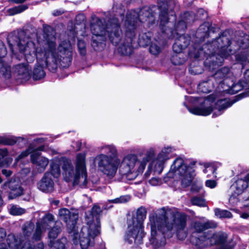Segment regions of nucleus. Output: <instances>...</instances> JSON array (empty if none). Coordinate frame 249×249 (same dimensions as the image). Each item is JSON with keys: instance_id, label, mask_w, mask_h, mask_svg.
<instances>
[{"instance_id": "26", "label": "nucleus", "mask_w": 249, "mask_h": 249, "mask_svg": "<svg viewBox=\"0 0 249 249\" xmlns=\"http://www.w3.org/2000/svg\"><path fill=\"white\" fill-rule=\"evenodd\" d=\"M216 226V223L213 221H208L204 223L195 222L192 225V227L195 231L197 232H201L209 228H214Z\"/></svg>"}, {"instance_id": "64", "label": "nucleus", "mask_w": 249, "mask_h": 249, "mask_svg": "<svg viewBox=\"0 0 249 249\" xmlns=\"http://www.w3.org/2000/svg\"><path fill=\"white\" fill-rule=\"evenodd\" d=\"M245 180H246V181L248 182V185H249V174L247 175L245 177Z\"/></svg>"}, {"instance_id": "21", "label": "nucleus", "mask_w": 249, "mask_h": 249, "mask_svg": "<svg viewBox=\"0 0 249 249\" xmlns=\"http://www.w3.org/2000/svg\"><path fill=\"white\" fill-rule=\"evenodd\" d=\"M228 78L231 79V82H233V78L232 73L230 71V69L227 67H224L221 69L217 71L212 79H215L216 82L218 84L222 83H226L228 84Z\"/></svg>"}, {"instance_id": "11", "label": "nucleus", "mask_w": 249, "mask_h": 249, "mask_svg": "<svg viewBox=\"0 0 249 249\" xmlns=\"http://www.w3.org/2000/svg\"><path fill=\"white\" fill-rule=\"evenodd\" d=\"M43 146H40L34 149L31 145H30L27 150L22 152L18 156L16 159V161L18 162L23 158L27 156L29 154H31V162L35 165L39 173H42L45 170L49 163V160L48 158L41 156L40 153L37 152V151H43Z\"/></svg>"}, {"instance_id": "18", "label": "nucleus", "mask_w": 249, "mask_h": 249, "mask_svg": "<svg viewBox=\"0 0 249 249\" xmlns=\"http://www.w3.org/2000/svg\"><path fill=\"white\" fill-rule=\"evenodd\" d=\"M2 188L4 189H7L8 188L10 189L9 197L12 199L23 194V189L21 187L18 180L11 179L5 182L3 185Z\"/></svg>"}, {"instance_id": "49", "label": "nucleus", "mask_w": 249, "mask_h": 249, "mask_svg": "<svg viewBox=\"0 0 249 249\" xmlns=\"http://www.w3.org/2000/svg\"><path fill=\"white\" fill-rule=\"evenodd\" d=\"M20 141H23L24 144H25L27 142V141L25 140L24 138L22 137H19L16 140L15 139L7 140L6 142H5V144L8 145H13L17 142H19Z\"/></svg>"}, {"instance_id": "41", "label": "nucleus", "mask_w": 249, "mask_h": 249, "mask_svg": "<svg viewBox=\"0 0 249 249\" xmlns=\"http://www.w3.org/2000/svg\"><path fill=\"white\" fill-rule=\"evenodd\" d=\"M182 54L176 53L172 55L171 61L173 64L175 65H181L185 62V59L182 57Z\"/></svg>"}, {"instance_id": "38", "label": "nucleus", "mask_w": 249, "mask_h": 249, "mask_svg": "<svg viewBox=\"0 0 249 249\" xmlns=\"http://www.w3.org/2000/svg\"><path fill=\"white\" fill-rule=\"evenodd\" d=\"M0 72L6 78H9L11 75L10 66L2 61H0Z\"/></svg>"}, {"instance_id": "61", "label": "nucleus", "mask_w": 249, "mask_h": 249, "mask_svg": "<svg viewBox=\"0 0 249 249\" xmlns=\"http://www.w3.org/2000/svg\"><path fill=\"white\" fill-rule=\"evenodd\" d=\"M125 49V51L124 52H122V53L124 54H127V50H130V46L127 45L126 47L124 46Z\"/></svg>"}, {"instance_id": "32", "label": "nucleus", "mask_w": 249, "mask_h": 249, "mask_svg": "<svg viewBox=\"0 0 249 249\" xmlns=\"http://www.w3.org/2000/svg\"><path fill=\"white\" fill-rule=\"evenodd\" d=\"M98 150L100 153L107 155L111 158L112 156H115L117 153L116 148L113 145L101 146L98 148Z\"/></svg>"}, {"instance_id": "35", "label": "nucleus", "mask_w": 249, "mask_h": 249, "mask_svg": "<svg viewBox=\"0 0 249 249\" xmlns=\"http://www.w3.org/2000/svg\"><path fill=\"white\" fill-rule=\"evenodd\" d=\"M214 87L213 80L209 79L208 81L200 83L198 85L199 89L204 93L211 92Z\"/></svg>"}, {"instance_id": "12", "label": "nucleus", "mask_w": 249, "mask_h": 249, "mask_svg": "<svg viewBox=\"0 0 249 249\" xmlns=\"http://www.w3.org/2000/svg\"><path fill=\"white\" fill-rule=\"evenodd\" d=\"M6 247L10 249H42L41 243L31 242L29 238H22L13 233H9L6 238Z\"/></svg>"}, {"instance_id": "25", "label": "nucleus", "mask_w": 249, "mask_h": 249, "mask_svg": "<svg viewBox=\"0 0 249 249\" xmlns=\"http://www.w3.org/2000/svg\"><path fill=\"white\" fill-rule=\"evenodd\" d=\"M15 71L19 76L18 78L23 80H27L31 77L29 67L26 64H20L16 65Z\"/></svg>"}, {"instance_id": "34", "label": "nucleus", "mask_w": 249, "mask_h": 249, "mask_svg": "<svg viewBox=\"0 0 249 249\" xmlns=\"http://www.w3.org/2000/svg\"><path fill=\"white\" fill-rule=\"evenodd\" d=\"M8 151L6 148L0 149V167L7 166L12 162L11 158H7Z\"/></svg>"}, {"instance_id": "52", "label": "nucleus", "mask_w": 249, "mask_h": 249, "mask_svg": "<svg viewBox=\"0 0 249 249\" xmlns=\"http://www.w3.org/2000/svg\"><path fill=\"white\" fill-rule=\"evenodd\" d=\"M102 212L100 207L97 205H94L91 210L92 215H97L100 214Z\"/></svg>"}, {"instance_id": "37", "label": "nucleus", "mask_w": 249, "mask_h": 249, "mask_svg": "<svg viewBox=\"0 0 249 249\" xmlns=\"http://www.w3.org/2000/svg\"><path fill=\"white\" fill-rule=\"evenodd\" d=\"M61 232V228L60 226H53L48 232V238L49 241H55V239Z\"/></svg>"}, {"instance_id": "8", "label": "nucleus", "mask_w": 249, "mask_h": 249, "mask_svg": "<svg viewBox=\"0 0 249 249\" xmlns=\"http://www.w3.org/2000/svg\"><path fill=\"white\" fill-rule=\"evenodd\" d=\"M146 213V209L141 207L137 210L136 216L128 220V231L125 235V240L129 244L133 242L137 245L142 243L144 235L143 223Z\"/></svg>"}, {"instance_id": "48", "label": "nucleus", "mask_w": 249, "mask_h": 249, "mask_svg": "<svg viewBox=\"0 0 249 249\" xmlns=\"http://www.w3.org/2000/svg\"><path fill=\"white\" fill-rule=\"evenodd\" d=\"M27 8V7L24 5H20L18 7H14L10 10L12 12V14H16L23 11Z\"/></svg>"}, {"instance_id": "58", "label": "nucleus", "mask_w": 249, "mask_h": 249, "mask_svg": "<svg viewBox=\"0 0 249 249\" xmlns=\"http://www.w3.org/2000/svg\"><path fill=\"white\" fill-rule=\"evenodd\" d=\"M244 40L245 41V45H244L243 43L242 46H241V47L242 48H247L249 46V37L248 36H246L244 38Z\"/></svg>"}, {"instance_id": "33", "label": "nucleus", "mask_w": 249, "mask_h": 249, "mask_svg": "<svg viewBox=\"0 0 249 249\" xmlns=\"http://www.w3.org/2000/svg\"><path fill=\"white\" fill-rule=\"evenodd\" d=\"M172 152V148L169 146L163 147L158 154L156 158L160 160L165 163L169 159V155Z\"/></svg>"}, {"instance_id": "42", "label": "nucleus", "mask_w": 249, "mask_h": 249, "mask_svg": "<svg viewBox=\"0 0 249 249\" xmlns=\"http://www.w3.org/2000/svg\"><path fill=\"white\" fill-rule=\"evenodd\" d=\"M214 213L215 215L219 218H230L232 216L231 213L227 210L216 209L214 210Z\"/></svg>"}, {"instance_id": "9", "label": "nucleus", "mask_w": 249, "mask_h": 249, "mask_svg": "<svg viewBox=\"0 0 249 249\" xmlns=\"http://www.w3.org/2000/svg\"><path fill=\"white\" fill-rule=\"evenodd\" d=\"M231 102L227 99L218 100L216 102L213 100L211 97L206 99L203 105L200 107H188L189 111L196 115L207 116L213 111V117H217L222 114L223 111L231 107L235 102Z\"/></svg>"}, {"instance_id": "2", "label": "nucleus", "mask_w": 249, "mask_h": 249, "mask_svg": "<svg viewBox=\"0 0 249 249\" xmlns=\"http://www.w3.org/2000/svg\"><path fill=\"white\" fill-rule=\"evenodd\" d=\"M144 151L145 155L142 158H139L135 154H129L124 156L121 162L119 159L112 160L108 156L100 153L94 158V163L100 171L109 178L115 176L119 167L120 173L128 179L132 180L143 172L149 160L155 154L153 148Z\"/></svg>"}, {"instance_id": "60", "label": "nucleus", "mask_w": 249, "mask_h": 249, "mask_svg": "<svg viewBox=\"0 0 249 249\" xmlns=\"http://www.w3.org/2000/svg\"><path fill=\"white\" fill-rule=\"evenodd\" d=\"M244 78L246 79V82H249V69L247 70L244 73Z\"/></svg>"}, {"instance_id": "40", "label": "nucleus", "mask_w": 249, "mask_h": 249, "mask_svg": "<svg viewBox=\"0 0 249 249\" xmlns=\"http://www.w3.org/2000/svg\"><path fill=\"white\" fill-rule=\"evenodd\" d=\"M10 213L13 215H19L24 213L26 210L17 205H13L9 210Z\"/></svg>"}, {"instance_id": "36", "label": "nucleus", "mask_w": 249, "mask_h": 249, "mask_svg": "<svg viewBox=\"0 0 249 249\" xmlns=\"http://www.w3.org/2000/svg\"><path fill=\"white\" fill-rule=\"evenodd\" d=\"M209 30V24L204 23L200 26L196 31V36L198 37L204 38L208 36V32Z\"/></svg>"}, {"instance_id": "31", "label": "nucleus", "mask_w": 249, "mask_h": 249, "mask_svg": "<svg viewBox=\"0 0 249 249\" xmlns=\"http://www.w3.org/2000/svg\"><path fill=\"white\" fill-rule=\"evenodd\" d=\"M35 230V225L31 221L25 222L22 226V235H20L22 238H30V236Z\"/></svg>"}, {"instance_id": "63", "label": "nucleus", "mask_w": 249, "mask_h": 249, "mask_svg": "<svg viewBox=\"0 0 249 249\" xmlns=\"http://www.w3.org/2000/svg\"><path fill=\"white\" fill-rule=\"evenodd\" d=\"M0 249H9L4 243H0Z\"/></svg>"}, {"instance_id": "56", "label": "nucleus", "mask_w": 249, "mask_h": 249, "mask_svg": "<svg viewBox=\"0 0 249 249\" xmlns=\"http://www.w3.org/2000/svg\"><path fill=\"white\" fill-rule=\"evenodd\" d=\"M85 19V17L83 14H79L76 16L75 18V20L76 22L78 23H80L82 22H84Z\"/></svg>"}, {"instance_id": "4", "label": "nucleus", "mask_w": 249, "mask_h": 249, "mask_svg": "<svg viewBox=\"0 0 249 249\" xmlns=\"http://www.w3.org/2000/svg\"><path fill=\"white\" fill-rule=\"evenodd\" d=\"M86 221V225L80 228L68 225V233L73 243L79 244L81 249H105V244L99 237L101 226L98 218L94 221L92 217H87Z\"/></svg>"}, {"instance_id": "17", "label": "nucleus", "mask_w": 249, "mask_h": 249, "mask_svg": "<svg viewBox=\"0 0 249 249\" xmlns=\"http://www.w3.org/2000/svg\"><path fill=\"white\" fill-rule=\"evenodd\" d=\"M158 1L160 9V26L163 27L168 24L170 17L173 16L174 13L172 10H168L166 0H158Z\"/></svg>"}, {"instance_id": "62", "label": "nucleus", "mask_w": 249, "mask_h": 249, "mask_svg": "<svg viewBox=\"0 0 249 249\" xmlns=\"http://www.w3.org/2000/svg\"><path fill=\"white\" fill-rule=\"evenodd\" d=\"M205 14L206 16H207L206 13L204 11V10L202 9H199L197 12L198 15H204V14Z\"/></svg>"}, {"instance_id": "24", "label": "nucleus", "mask_w": 249, "mask_h": 249, "mask_svg": "<svg viewBox=\"0 0 249 249\" xmlns=\"http://www.w3.org/2000/svg\"><path fill=\"white\" fill-rule=\"evenodd\" d=\"M190 43V37H186L183 35L180 36L176 39L173 46V50L174 53L182 54L181 52L184 48L186 47Z\"/></svg>"}, {"instance_id": "16", "label": "nucleus", "mask_w": 249, "mask_h": 249, "mask_svg": "<svg viewBox=\"0 0 249 249\" xmlns=\"http://www.w3.org/2000/svg\"><path fill=\"white\" fill-rule=\"evenodd\" d=\"M19 50L21 53L24 54L25 58L28 63H32L34 61L38 52H44V50L43 51L38 50L35 43L27 38H25V42H22Z\"/></svg>"}, {"instance_id": "28", "label": "nucleus", "mask_w": 249, "mask_h": 249, "mask_svg": "<svg viewBox=\"0 0 249 249\" xmlns=\"http://www.w3.org/2000/svg\"><path fill=\"white\" fill-rule=\"evenodd\" d=\"M43 231H45V230H43L40 226L36 224L35 231L32 233L33 236L31 238H29L31 242L35 244L41 243L42 245V249H44V245L42 242L40 241V240L41 239Z\"/></svg>"}, {"instance_id": "29", "label": "nucleus", "mask_w": 249, "mask_h": 249, "mask_svg": "<svg viewBox=\"0 0 249 249\" xmlns=\"http://www.w3.org/2000/svg\"><path fill=\"white\" fill-rule=\"evenodd\" d=\"M54 221V216L51 213L46 214L40 221L36 223L40 226L43 230L46 231L50 227V224Z\"/></svg>"}, {"instance_id": "6", "label": "nucleus", "mask_w": 249, "mask_h": 249, "mask_svg": "<svg viewBox=\"0 0 249 249\" xmlns=\"http://www.w3.org/2000/svg\"><path fill=\"white\" fill-rule=\"evenodd\" d=\"M86 156L85 153L78 154L76 157L75 167L73 166L71 160L62 159V175L66 181H71L73 185H86L87 173Z\"/></svg>"}, {"instance_id": "5", "label": "nucleus", "mask_w": 249, "mask_h": 249, "mask_svg": "<svg viewBox=\"0 0 249 249\" xmlns=\"http://www.w3.org/2000/svg\"><path fill=\"white\" fill-rule=\"evenodd\" d=\"M90 31L92 35L91 46L95 50L98 51L103 48L107 35L110 41L115 45L120 41L121 32L118 20L116 18L109 20L105 26L104 20L93 16L90 22Z\"/></svg>"}, {"instance_id": "54", "label": "nucleus", "mask_w": 249, "mask_h": 249, "mask_svg": "<svg viewBox=\"0 0 249 249\" xmlns=\"http://www.w3.org/2000/svg\"><path fill=\"white\" fill-rule=\"evenodd\" d=\"M205 185L210 188H214L216 186L217 183L213 180H207L205 182Z\"/></svg>"}, {"instance_id": "43", "label": "nucleus", "mask_w": 249, "mask_h": 249, "mask_svg": "<svg viewBox=\"0 0 249 249\" xmlns=\"http://www.w3.org/2000/svg\"><path fill=\"white\" fill-rule=\"evenodd\" d=\"M78 51L81 55H85L87 53L86 44L84 41L78 40L77 43Z\"/></svg>"}, {"instance_id": "19", "label": "nucleus", "mask_w": 249, "mask_h": 249, "mask_svg": "<svg viewBox=\"0 0 249 249\" xmlns=\"http://www.w3.org/2000/svg\"><path fill=\"white\" fill-rule=\"evenodd\" d=\"M58 215L60 219L66 222L68 231V225L69 224H72L74 228H76L78 226L77 221L78 219V216L76 213L71 212L67 209L63 208L59 210Z\"/></svg>"}, {"instance_id": "10", "label": "nucleus", "mask_w": 249, "mask_h": 249, "mask_svg": "<svg viewBox=\"0 0 249 249\" xmlns=\"http://www.w3.org/2000/svg\"><path fill=\"white\" fill-rule=\"evenodd\" d=\"M151 11V10L149 8L144 7L140 10L139 14L133 11L127 15L125 22L126 35L130 38V42L132 41V37L135 36L136 23L138 20L142 22H147L148 23L154 20L153 15Z\"/></svg>"}, {"instance_id": "53", "label": "nucleus", "mask_w": 249, "mask_h": 249, "mask_svg": "<svg viewBox=\"0 0 249 249\" xmlns=\"http://www.w3.org/2000/svg\"><path fill=\"white\" fill-rule=\"evenodd\" d=\"M149 182L152 186H157L161 183V181L159 178H153L149 180Z\"/></svg>"}, {"instance_id": "30", "label": "nucleus", "mask_w": 249, "mask_h": 249, "mask_svg": "<svg viewBox=\"0 0 249 249\" xmlns=\"http://www.w3.org/2000/svg\"><path fill=\"white\" fill-rule=\"evenodd\" d=\"M228 86L231 88L233 93H237L243 89L249 92V83L243 80H240L236 84H228Z\"/></svg>"}, {"instance_id": "47", "label": "nucleus", "mask_w": 249, "mask_h": 249, "mask_svg": "<svg viewBox=\"0 0 249 249\" xmlns=\"http://www.w3.org/2000/svg\"><path fill=\"white\" fill-rule=\"evenodd\" d=\"M150 52L154 54H158L161 51V48L156 43H152L149 48Z\"/></svg>"}, {"instance_id": "55", "label": "nucleus", "mask_w": 249, "mask_h": 249, "mask_svg": "<svg viewBox=\"0 0 249 249\" xmlns=\"http://www.w3.org/2000/svg\"><path fill=\"white\" fill-rule=\"evenodd\" d=\"M7 235L6 230L3 228H0V242H2L4 239L6 240Z\"/></svg>"}, {"instance_id": "3", "label": "nucleus", "mask_w": 249, "mask_h": 249, "mask_svg": "<svg viewBox=\"0 0 249 249\" xmlns=\"http://www.w3.org/2000/svg\"><path fill=\"white\" fill-rule=\"evenodd\" d=\"M151 229V243L157 247L165 244V238L171 237L176 232L179 239H183L186 236L184 230L186 226L187 216L184 213L177 211H172L170 216L166 218L161 222V217L153 212L149 216Z\"/></svg>"}, {"instance_id": "14", "label": "nucleus", "mask_w": 249, "mask_h": 249, "mask_svg": "<svg viewBox=\"0 0 249 249\" xmlns=\"http://www.w3.org/2000/svg\"><path fill=\"white\" fill-rule=\"evenodd\" d=\"M213 45H217V48L219 49L217 53V59L218 61L216 62L218 64L223 62L224 58L228 56L235 53V49H232L231 46V41L227 37L223 36H220L215 41L213 42Z\"/></svg>"}, {"instance_id": "20", "label": "nucleus", "mask_w": 249, "mask_h": 249, "mask_svg": "<svg viewBox=\"0 0 249 249\" xmlns=\"http://www.w3.org/2000/svg\"><path fill=\"white\" fill-rule=\"evenodd\" d=\"M37 188L43 192L49 193L53 190L54 182L50 173L44 174L42 179L37 183Z\"/></svg>"}, {"instance_id": "57", "label": "nucleus", "mask_w": 249, "mask_h": 249, "mask_svg": "<svg viewBox=\"0 0 249 249\" xmlns=\"http://www.w3.org/2000/svg\"><path fill=\"white\" fill-rule=\"evenodd\" d=\"M177 30H179L180 28V29L184 30L186 28V22L184 21H179L177 26Z\"/></svg>"}, {"instance_id": "50", "label": "nucleus", "mask_w": 249, "mask_h": 249, "mask_svg": "<svg viewBox=\"0 0 249 249\" xmlns=\"http://www.w3.org/2000/svg\"><path fill=\"white\" fill-rule=\"evenodd\" d=\"M7 53L6 49L3 43L0 40V58L4 57Z\"/></svg>"}, {"instance_id": "44", "label": "nucleus", "mask_w": 249, "mask_h": 249, "mask_svg": "<svg viewBox=\"0 0 249 249\" xmlns=\"http://www.w3.org/2000/svg\"><path fill=\"white\" fill-rule=\"evenodd\" d=\"M130 200V196H123L119 197L109 200V202L114 203H123L128 202Z\"/></svg>"}, {"instance_id": "39", "label": "nucleus", "mask_w": 249, "mask_h": 249, "mask_svg": "<svg viewBox=\"0 0 249 249\" xmlns=\"http://www.w3.org/2000/svg\"><path fill=\"white\" fill-rule=\"evenodd\" d=\"M51 176L57 178L60 174V169L59 165L53 161L50 164Z\"/></svg>"}, {"instance_id": "15", "label": "nucleus", "mask_w": 249, "mask_h": 249, "mask_svg": "<svg viewBox=\"0 0 249 249\" xmlns=\"http://www.w3.org/2000/svg\"><path fill=\"white\" fill-rule=\"evenodd\" d=\"M149 148H153L155 150V154L149 160L146 164L147 165V163L149 162L150 160H151V161L150 162L149 164L147 166V170L144 174V176L147 178L149 176L150 174L152 171L158 174H160L163 169L164 164L165 163L164 162L160 160H159L156 158L153 159L156 154V149L154 147H151L147 149H142L139 152L138 154L136 155L138 156L139 158H142L145 155V152L144 151ZM146 166L147 165H146Z\"/></svg>"}, {"instance_id": "13", "label": "nucleus", "mask_w": 249, "mask_h": 249, "mask_svg": "<svg viewBox=\"0 0 249 249\" xmlns=\"http://www.w3.org/2000/svg\"><path fill=\"white\" fill-rule=\"evenodd\" d=\"M227 237V234L224 233H216L212 236L203 234L198 237L192 236L191 241L197 248L201 249L209 245L222 244L225 242Z\"/></svg>"}, {"instance_id": "1", "label": "nucleus", "mask_w": 249, "mask_h": 249, "mask_svg": "<svg viewBox=\"0 0 249 249\" xmlns=\"http://www.w3.org/2000/svg\"><path fill=\"white\" fill-rule=\"evenodd\" d=\"M44 30V52H38L36 54L37 63L33 71V78L35 80L45 76L44 66L54 72L58 67H69L72 58L73 49L70 41H62L57 47L55 31L49 26H45Z\"/></svg>"}, {"instance_id": "59", "label": "nucleus", "mask_w": 249, "mask_h": 249, "mask_svg": "<svg viewBox=\"0 0 249 249\" xmlns=\"http://www.w3.org/2000/svg\"><path fill=\"white\" fill-rule=\"evenodd\" d=\"M2 173L3 175H5L6 177H9L11 175L12 172L10 170L3 169L2 170Z\"/></svg>"}, {"instance_id": "45", "label": "nucleus", "mask_w": 249, "mask_h": 249, "mask_svg": "<svg viewBox=\"0 0 249 249\" xmlns=\"http://www.w3.org/2000/svg\"><path fill=\"white\" fill-rule=\"evenodd\" d=\"M150 38L147 36L145 35H143L140 36L139 38V43L140 46L144 47L147 45L150 42Z\"/></svg>"}, {"instance_id": "46", "label": "nucleus", "mask_w": 249, "mask_h": 249, "mask_svg": "<svg viewBox=\"0 0 249 249\" xmlns=\"http://www.w3.org/2000/svg\"><path fill=\"white\" fill-rule=\"evenodd\" d=\"M191 202L193 205L204 207L205 206V202L202 198L195 197L192 199Z\"/></svg>"}, {"instance_id": "27", "label": "nucleus", "mask_w": 249, "mask_h": 249, "mask_svg": "<svg viewBox=\"0 0 249 249\" xmlns=\"http://www.w3.org/2000/svg\"><path fill=\"white\" fill-rule=\"evenodd\" d=\"M68 244L67 238L66 237H62L55 241H49L48 246L49 249H66Z\"/></svg>"}, {"instance_id": "51", "label": "nucleus", "mask_w": 249, "mask_h": 249, "mask_svg": "<svg viewBox=\"0 0 249 249\" xmlns=\"http://www.w3.org/2000/svg\"><path fill=\"white\" fill-rule=\"evenodd\" d=\"M216 168L213 165H208L205 166V169L203 170L204 173L211 172L213 174H215Z\"/></svg>"}, {"instance_id": "7", "label": "nucleus", "mask_w": 249, "mask_h": 249, "mask_svg": "<svg viewBox=\"0 0 249 249\" xmlns=\"http://www.w3.org/2000/svg\"><path fill=\"white\" fill-rule=\"evenodd\" d=\"M195 163L193 162L188 164L182 158H176L166 174L165 180L168 181L170 178L180 179L182 187L190 186L196 176Z\"/></svg>"}, {"instance_id": "23", "label": "nucleus", "mask_w": 249, "mask_h": 249, "mask_svg": "<svg viewBox=\"0 0 249 249\" xmlns=\"http://www.w3.org/2000/svg\"><path fill=\"white\" fill-rule=\"evenodd\" d=\"M24 36L23 33L18 34L17 33H11L7 36V42L11 50L13 51V47L17 46L19 49L22 44L25 42V38L21 37Z\"/></svg>"}, {"instance_id": "22", "label": "nucleus", "mask_w": 249, "mask_h": 249, "mask_svg": "<svg viewBox=\"0 0 249 249\" xmlns=\"http://www.w3.org/2000/svg\"><path fill=\"white\" fill-rule=\"evenodd\" d=\"M248 187V182L245 180V177L243 179H238L231 187V189L234 190L229 198L230 202L233 203L232 200L238 195L242 194Z\"/></svg>"}]
</instances>
